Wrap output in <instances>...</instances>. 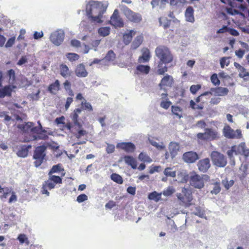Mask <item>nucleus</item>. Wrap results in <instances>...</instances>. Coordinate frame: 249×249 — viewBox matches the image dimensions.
<instances>
[{
    "label": "nucleus",
    "mask_w": 249,
    "mask_h": 249,
    "mask_svg": "<svg viewBox=\"0 0 249 249\" xmlns=\"http://www.w3.org/2000/svg\"><path fill=\"white\" fill-rule=\"evenodd\" d=\"M107 6L101 2L91 1L86 6V11L88 18L93 22L102 23L103 15L106 11Z\"/></svg>",
    "instance_id": "nucleus-1"
},
{
    "label": "nucleus",
    "mask_w": 249,
    "mask_h": 249,
    "mask_svg": "<svg viewBox=\"0 0 249 249\" xmlns=\"http://www.w3.org/2000/svg\"><path fill=\"white\" fill-rule=\"evenodd\" d=\"M190 185L196 189H201L204 186V182L209 179L207 175H199L195 172H191L188 175Z\"/></svg>",
    "instance_id": "nucleus-2"
},
{
    "label": "nucleus",
    "mask_w": 249,
    "mask_h": 249,
    "mask_svg": "<svg viewBox=\"0 0 249 249\" xmlns=\"http://www.w3.org/2000/svg\"><path fill=\"white\" fill-rule=\"evenodd\" d=\"M155 53L160 59L159 61L163 62L165 65L170 63L173 61V55L166 46L163 45L158 46L156 48Z\"/></svg>",
    "instance_id": "nucleus-3"
},
{
    "label": "nucleus",
    "mask_w": 249,
    "mask_h": 249,
    "mask_svg": "<svg viewBox=\"0 0 249 249\" xmlns=\"http://www.w3.org/2000/svg\"><path fill=\"white\" fill-rule=\"evenodd\" d=\"M211 159L213 163L218 167H224L227 163V160L226 157L217 151H213L211 154Z\"/></svg>",
    "instance_id": "nucleus-4"
},
{
    "label": "nucleus",
    "mask_w": 249,
    "mask_h": 249,
    "mask_svg": "<svg viewBox=\"0 0 249 249\" xmlns=\"http://www.w3.org/2000/svg\"><path fill=\"white\" fill-rule=\"evenodd\" d=\"M46 147L41 145L37 147L34 153L33 158L36 160L34 165L36 167H39L42 163L46 156Z\"/></svg>",
    "instance_id": "nucleus-5"
},
{
    "label": "nucleus",
    "mask_w": 249,
    "mask_h": 249,
    "mask_svg": "<svg viewBox=\"0 0 249 249\" xmlns=\"http://www.w3.org/2000/svg\"><path fill=\"white\" fill-rule=\"evenodd\" d=\"M124 14L130 22L140 23L142 20V17L140 14L133 12L127 7L124 9Z\"/></svg>",
    "instance_id": "nucleus-6"
},
{
    "label": "nucleus",
    "mask_w": 249,
    "mask_h": 249,
    "mask_svg": "<svg viewBox=\"0 0 249 249\" xmlns=\"http://www.w3.org/2000/svg\"><path fill=\"white\" fill-rule=\"evenodd\" d=\"M26 125H18V128L20 129H24ZM31 128V130L33 132L36 133V135L34 136L36 139H46L48 138V133L45 130H43L42 126L38 125L37 127L35 128H31V126L32 125H27Z\"/></svg>",
    "instance_id": "nucleus-7"
},
{
    "label": "nucleus",
    "mask_w": 249,
    "mask_h": 249,
    "mask_svg": "<svg viewBox=\"0 0 249 249\" xmlns=\"http://www.w3.org/2000/svg\"><path fill=\"white\" fill-rule=\"evenodd\" d=\"M109 23L115 27H123L124 25V20L119 15L118 9H115L110 17Z\"/></svg>",
    "instance_id": "nucleus-8"
},
{
    "label": "nucleus",
    "mask_w": 249,
    "mask_h": 249,
    "mask_svg": "<svg viewBox=\"0 0 249 249\" xmlns=\"http://www.w3.org/2000/svg\"><path fill=\"white\" fill-rule=\"evenodd\" d=\"M223 133L225 137L229 139H239L242 136L241 130L237 129L234 131L230 127V125L225 126L223 128Z\"/></svg>",
    "instance_id": "nucleus-9"
},
{
    "label": "nucleus",
    "mask_w": 249,
    "mask_h": 249,
    "mask_svg": "<svg viewBox=\"0 0 249 249\" xmlns=\"http://www.w3.org/2000/svg\"><path fill=\"white\" fill-rule=\"evenodd\" d=\"M64 33L61 31H56L52 33L50 39L51 41L56 46L60 45L64 38Z\"/></svg>",
    "instance_id": "nucleus-10"
},
{
    "label": "nucleus",
    "mask_w": 249,
    "mask_h": 249,
    "mask_svg": "<svg viewBox=\"0 0 249 249\" xmlns=\"http://www.w3.org/2000/svg\"><path fill=\"white\" fill-rule=\"evenodd\" d=\"M217 132L212 129H206L203 133H198L197 137L200 139L213 140L217 137Z\"/></svg>",
    "instance_id": "nucleus-11"
},
{
    "label": "nucleus",
    "mask_w": 249,
    "mask_h": 249,
    "mask_svg": "<svg viewBox=\"0 0 249 249\" xmlns=\"http://www.w3.org/2000/svg\"><path fill=\"white\" fill-rule=\"evenodd\" d=\"M182 158L186 163H194L199 159L198 154L195 152L189 151L183 154Z\"/></svg>",
    "instance_id": "nucleus-12"
},
{
    "label": "nucleus",
    "mask_w": 249,
    "mask_h": 249,
    "mask_svg": "<svg viewBox=\"0 0 249 249\" xmlns=\"http://www.w3.org/2000/svg\"><path fill=\"white\" fill-rule=\"evenodd\" d=\"M116 147L121 148L127 153H132L136 149L134 144L131 142L118 143L116 145Z\"/></svg>",
    "instance_id": "nucleus-13"
},
{
    "label": "nucleus",
    "mask_w": 249,
    "mask_h": 249,
    "mask_svg": "<svg viewBox=\"0 0 249 249\" xmlns=\"http://www.w3.org/2000/svg\"><path fill=\"white\" fill-rule=\"evenodd\" d=\"M0 87V98H4L5 96L11 97L13 89L16 87L13 85H9L3 87Z\"/></svg>",
    "instance_id": "nucleus-14"
},
{
    "label": "nucleus",
    "mask_w": 249,
    "mask_h": 249,
    "mask_svg": "<svg viewBox=\"0 0 249 249\" xmlns=\"http://www.w3.org/2000/svg\"><path fill=\"white\" fill-rule=\"evenodd\" d=\"M174 80L173 77L168 74H166L161 79L160 82L159 84V86L162 89L163 87H169L172 86L174 84Z\"/></svg>",
    "instance_id": "nucleus-15"
},
{
    "label": "nucleus",
    "mask_w": 249,
    "mask_h": 249,
    "mask_svg": "<svg viewBox=\"0 0 249 249\" xmlns=\"http://www.w3.org/2000/svg\"><path fill=\"white\" fill-rule=\"evenodd\" d=\"M198 170L203 173H206L211 166L210 160L205 158L200 160L197 163Z\"/></svg>",
    "instance_id": "nucleus-16"
},
{
    "label": "nucleus",
    "mask_w": 249,
    "mask_h": 249,
    "mask_svg": "<svg viewBox=\"0 0 249 249\" xmlns=\"http://www.w3.org/2000/svg\"><path fill=\"white\" fill-rule=\"evenodd\" d=\"M75 73L78 77H86L88 75L85 65L82 63L77 65L75 69Z\"/></svg>",
    "instance_id": "nucleus-17"
},
{
    "label": "nucleus",
    "mask_w": 249,
    "mask_h": 249,
    "mask_svg": "<svg viewBox=\"0 0 249 249\" xmlns=\"http://www.w3.org/2000/svg\"><path fill=\"white\" fill-rule=\"evenodd\" d=\"M32 147L30 144L21 145L17 153L18 156L21 158L26 157L28 155L29 150L31 149Z\"/></svg>",
    "instance_id": "nucleus-18"
},
{
    "label": "nucleus",
    "mask_w": 249,
    "mask_h": 249,
    "mask_svg": "<svg viewBox=\"0 0 249 249\" xmlns=\"http://www.w3.org/2000/svg\"><path fill=\"white\" fill-rule=\"evenodd\" d=\"M236 151V155L241 154L247 157L249 155V149L246 148L245 142H241L238 146H234Z\"/></svg>",
    "instance_id": "nucleus-19"
},
{
    "label": "nucleus",
    "mask_w": 249,
    "mask_h": 249,
    "mask_svg": "<svg viewBox=\"0 0 249 249\" xmlns=\"http://www.w3.org/2000/svg\"><path fill=\"white\" fill-rule=\"evenodd\" d=\"M150 67L148 65H143L139 64L135 70L134 73L136 75L148 74L150 71Z\"/></svg>",
    "instance_id": "nucleus-20"
},
{
    "label": "nucleus",
    "mask_w": 249,
    "mask_h": 249,
    "mask_svg": "<svg viewBox=\"0 0 249 249\" xmlns=\"http://www.w3.org/2000/svg\"><path fill=\"white\" fill-rule=\"evenodd\" d=\"M169 150L172 159L174 158L179 150V144L176 142H171L169 145Z\"/></svg>",
    "instance_id": "nucleus-21"
},
{
    "label": "nucleus",
    "mask_w": 249,
    "mask_h": 249,
    "mask_svg": "<svg viewBox=\"0 0 249 249\" xmlns=\"http://www.w3.org/2000/svg\"><path fill=\"white\" fill-rule=\"evenodd\" d=\"M150 57L149 50L147 48L143 49L142 51V55L138 58V62L140 63L148 62Z\"/></svg>",
    "instance_id": "nucleus-22"
},
{
    "label": "nucleus",
    "mask_w": 249,
    "mask_h": 249,
    "mask_svg": "<svg viewBox=\"0 0 249 249\" xmlns=\"http://www.w3.org/2000/svg\"><path fill=\"white\" fill-rule=\"evenodd\" d=\"M211 91L214 92L216 96H225L228 94L229 89L226 88L218 87L211 89Z\"/></svg>",
    "instance_id": "nucleus-23"
},
{
    "label": "nucleus",
    "mask_w": 249,
    "mask_h": 249,
    "mask_svg": "<svg viewBox=\"0 0 249 249\" xmlns=\"http://www.w3.org/2000/svg\"><path fill=\"white\" fill-rule=\"evenodd\" d=\"M194 10L192 6H189L187 8L185 12V16L186 20L192 23L195 21V18L194 16Z\"/></svg>",
    "instance_id": "nucleus-24"
},
{
    "label": "nucleus",
    "mask_w": 249,
    "mask_h": 249,
    "mask_svg": "<svg viewBox=\"0 0 249 249\" xmlns=\"http://www.w3.org/2000/svg\"><path fill=\"white\" fill-rule=\"evenodd\" d=\"M60 82L58 79L55 80L54 82L51 84L48 88V90L53 94H55L56 93L60 90Z\"/></svg>",
    "instance_id": "nucleus-25"
},
{
    "label": "nucleus",
    "mask_w": 249,
    "mask_h": 249,
    "mask_svg": "<svg viewBox=\"0 0 249 249\" xmlns=\"http://www.w3.org/2000/svg\"><path fill=\"white\" fill-rule=\"evenodd\" d=\"M59 71L60 75L64 78H66L71 75V71L68 67L65 64L60 65Z\"/></svg>",
    "instance_id": "nucleus-26"
},
{
    "label": "nucleus",
    "mask_w": 249,
    "mask_h": 249,
    "mask_svg": "<svg viewBox=\"0 0 249 249\" xmlns=\"http://www.w3.org/2000/svg\"><path fill=\"white\" fill-rule=\"evenodd\" d=\"M124 160L127 164L130 166L133 169L137 168V162L136 160L130 156H125L124 157Z\"/></svg>",
    "instance_id": "nucleus-27"
},
{
    "label": "nucleus",
    "mask_w": 249,
    "mask_h": 249,
    "mask_svg": "<svg viewBox=\"0 0 249 249\" xmlns=\"http://www.w3.org/2000/svg\"><path fill=\"white\" fill-rule=\"evenodd\" d=\"M163 62L159 61L157 67V73L158 75H164V73L168 71V67L166 65H164Z\"/></svg>",
    "instance_id": "nucleus-28"
},
{
    "label": "nucleus",
    "mask_w": 249,
    "mask_h": 249,
    "mask_svg": "<svg viewBox=\"0 0 249 249\" xmlns=\"http://www.w3.org/2000/svg\"><path fill=\"white\" fill-rule=\"evenodd\" d=\"M136 32L131 30L128 33L124 34L123 36V41L125 45H128L130 43L132 39L133 36L135 34Z\"/></svg>",
    "instance_id": "nucleus-29"
},
{
    "label": "nucleus",
    "mask_w": 249,
    "mask_h": 249,
    "mask_svg": "<svg viewBox=\"0 0 249 249\" xmlns=\"http://www.w3.org/2000/svg\"><path fill=\"white\" fill-rule=\"evenodd\" d=\"M6 75L8 77L9 83L12 85L14 84L16 82V73L15 71L13 69L8 70L6 72Z\"/></svg>",
    "instance_id": "nucleus-30"
},
{
    "label": "nucleus",
    "mask_w": 249,
    "mask_h": 249,
    "mask_svg": "<svg viewBox=\"0 0 249 249\" xmlns=\"http://www.w3.org/2000/svg\"><path fill=\"white\" fill-rule=\"evenodd\" d=\"M143 41V36L142 35L137 36L131 44V48L136 49L139 47Z\"/></svg>",
    "instance_id": "nucleus-31"
},
{
    "label": "nucleus",
    "mask_w": 249,
    "mask_h": 249,
    "mask_svg": "<svg viewBox=\"0 0 249 249\" xmlns=\"http://www.w3.org/2000/svg\"><path fill=\"white\" fill-rule=\"evenodd\" d=\"M166 223L168 226V229L170 232L175 233L178 231V228L173 220L169 219V221H167Z\"/></svg>",
    "instance_id": "nucleus-32"
},
{
    "label": "nucleus",
    "mask_w": 249,
    "mask_h": 249,
    "mask_svg": "<svg viewBox=\"0 0 249 249\" xmlns=\"http://www.w3.org/2000/svg\"><path fill=\"white\" fill-rule=\"evenodd\" d=\"M171 111L172 113L178 118H180L182 116V109L178 106H172Z\"/></svg>",
    "instance_id": "nucleus-33"
},
{
    "label": "nucleus",
    "mask_w": 249,
    "mask_h": 249,
    "mask_svg": "<svg viewBox=\"0 0 249 249\" xmlns=\"http://www.w3.org/2000/svg\"><path fill=\"white\" fill-rule=\"evenodd\" d=\"M81 112V109L80 108L75 109L73 112L71 114V117L72 120L73 122V124H80L78 122V114Z\"/></svg>",
    "instance_id": "nucleus-34"
},
{
    "label": "nucleus",
    "mask_w": 249,
    "mask_h": 249,
    "mask_svg": "<svg viewBox=\"0 0 249 249\" xmlns=\"http://www.w3.org/2000/svg\"><path fill=\"white\" fill-rule=\"evenodd\" d=\"M235 147L234 146L231 147V149L228 150L227 154L231 160V164L232 165H235V161L233 158V155H236V151H235Z\"/></svg>",
    "instance_id": "nucleus-35"
},
{
    "label": "nucleus",
    "mask_w": 249,
    "mask_h": 249,
    "mask_svg": "<svg viewBox=\"0 0 249 249\" xmlns=\"http://www.w3.org/2000/svg\"><path fill=\"white\" fill-rule=\"evenodd\" d=\"M138 159L140 160L143 162L150 163L152 161L151 158L148 156L145 153L141 152L138 157Z\"/></svg>",
    "instance_id": "nucleus-36"
},
{
    "label": "nucleus",
    "mask_w": 249,
    "mask_h": 249,
    "mask_svg": "<svg viewBox=\"0 0 249 249\" xmlns=\"http://www.w3.org/2000/svg\"><path fill=\"white\" fill-rule=\"evenodd\" d=\"M160 24L162 26L164 29L169 27L171 24V20H168L167 18H159Z\"/></svg>",
    "instance_id": "nucleus-37"
},
{
    "label": "nucleus",
    "mask_w": 249,
    "mask_h": 249,
    "mask_svg": "<svg viewBox=\"0 0 249 249\" xmlns=\"http://www.w3.org/2000/svg\"><path fill=\"white\" fill-rule=\"evenodd\" d=\"M161 193H158L156 191L151 193L148 196V198L150 200L158 202L161 198Z\"/></svg>",
    "instance_id": "nucleus-38"
},
{
    "label": "nucleus",
    "mask_w": 249,
    "mask_h": 249,
    "mask_svg": "<svg viewBox=\"0 0 249 249\" xmlns=\"http://www.w3.org/2000/svg\"><path fill=\"white\" fill-rule=\"evenodd\" d=\"M110 178L113 181L119 184H122L123 183V179L122 177L117 174H112L111 175Z\"/></svg>",
    "instance_id": "nucleus-39"
},
{
    "label": "nucleus",
    "mask_w": 249,
    "mask_h": 249,
    "mask_svg": "<svg viewBox=\"0 0 249 249\" xmlns=\"http://www.w3.org/2000/svg\"><path fill=\"white\" fill-rule=\"evenodd\" d=\"M193 213L201 218L205 217L204 212L202 210L200 206L195 207V210L193 212Z\"/></svg>",
    "instance_id": "nucleus-40"
},
{
    "label": "nucleus",
    "mask_w": 249,
    "mask_h": 249,
    "mask_svg": "<svg viewBox=\"0 0 249 249\" xmlns=\"http://www.w3.org/2000/svg\"><path fill=\"white\" fill-rule=\"evenodd\" d=\"M98 33L102 36H106L110 33V28L108 27H101L98 29Z\"/></svg>",
    "instance_id": "nucleus-41"
},
{
    "label": "nucleus",
    "mask_w": 249,
    "mask_h": 249,
    "mask_svg": "<svg viewBox=\"0 0 249 249\" xmlns=\"http://www.w3.org/2000/svg\"><path fill=\"white\" fill-rule=\"evenodd\" d=\"M61 171H64V169L61 168V165L60 164H57L53 166L51 169L49 171L48 175L58 173Z\"/></svg>",
    "instance_id": "nucleus-42"
},
{
    "label": "nucleus",
    "mask_w": 249,
    "mask_h": 249,
    "mask_svg": "<svg viewBox=\"0 0 249 249\" xmlns=\"http://www.w3.org/2000/svg\"><path fill=\"white\" fill-rule=\"evenodd\" d=\"M67 58L71 62L75 61L79 59V55L75 53H69L66 54Z\"/></svg>",
    "instance_id": "nucleus-43"
},
{
    "label": "nucleus",
    "mask_w": 249,
    "mask_h": 249,
    "mask_svg": "<svg viewBox=\"0 0 249 249\" xmlns=\"http://www.w3.org/2000/svg\"><path fill=\"white\" fill-rule=\"evenodd\" d=\"M49 179L55 184L61 183L62 180L61 177L53 175V174L48 175Z\"/></svg>",
    "instance_id": "nucleus-44"
},
{
    "label": "nucleus",
    "mask_w": 249,
    "mask_h": 249,
    "mask_svg": "<svg viewBox=\"0 0 249 249\" xmlns=\"http://www.w3.org/2000/svg\"><path fill=\"white\" fill-rule=\"evenodd\" d=\"M230 57H223L220 60V64L221 68H224L225 66H228L230 63L229 59Z\"/></svg>",
    "instance_id": "nucleus-45"
},
{
    "label": "nucleus",
    "mask_w": 249,
    "mask_h": 249,
    "mask_svg": "<svg viewBox=\"0 0 249 249\" xmlns=\"http://www.w3.org/2000/svg\"><path fill=\"white\" fill-rule=\"evenodd\" d=\"M148 141L151 145L156 147V148L158 150H162L165 147L162 142H161L160 144H159L154 140L151 139L150 138L148 139Z\"/></svg>",
    "instance_id": "nucleus-46"
},
{
    "label": "nucleus",
    "mask_w": 249,
    "mask_h": 249,
    "mask_svg": "<svg viewBox=\"0 0 249 249\" xmlns=\"http://www.w3.org/2000/svg\"><path fill=\"white\" fill-rule=\"evenodd\" d=\"M115 57L116 55L113 51L109 50L105 57V59L108 61H112L115 59Z\"/></svg>",
    "instance_id": "nucleus-47"
},
{
    "label": "nucleus",
    "mask_w": 249,
    "mask_h": 249,
    "mask_svg": "<svg viewBox=\"0 0 249 249\" xmlns=\"http://www.w3.org/2000/svg\"><path fill=\"white\" fill-rule=\"evenodd\" d=\"M222 183L225 188L228 190L233 185L234 181L233 180H228L226 178L222 180Z\"/></svg>",
    "instance_id": "nucleus-48"
},
{
    "label": "nucleus",
    "mask_w": 249,
    "mask_h": 249,
    "mask_svg": "<svg viewBox=\"0 0 249 249\" xmlns=\"http://www.w3.org/2000/svg\"><path fill=\"white\" fill-rule=\"evenodd\" d=\"M164 174L166 177H176V171H173L170 168H166L164 171Z\"/></svg>",
    "instance_id": "nucleus-49"
},
{
    "label": "nucleus",
    "mask_w": 249,
    "mask_h": 249,
    "mask_svg": "<svg viewBox=\"0 0 249 249\" xmlns=\"http://www.w3.org/2000/svg\"><path fill=\"white\" fill-rule=\"evenodd\" d=\"M190 107L194 109H202L203 108V102L202 104L196 105L193 100H191L190 102Z\"/></svg>",
    "instance_id": "nucleus-50"
},
{
    "label": "nucleus",
    "mask_w": 249,
    "mask_h": 249,
    "mask_svg": "<svg viewBox=\"0 0 249 249\" xmlns=\"http://www.w3.org/2000/svg\"><path fill=\"white\" fill-rule=\"evenodd\" d=\"M211 81L212 83L215 86L219 85L220 83V80L218 79L216 73H213L211 75Z\"/></svg>",
    "instance_id": "nucleus-51"
},
{
    "label": "nucleus",
    "mask_w": 249,
    "mask_h": 249,
    "mask_svg": "<svg viewBox=\"0 0 249 249\" xmlns=\"http://www.w3.org/2000/svg\"><path fill=\"white\" fill-rule=\"evenodd\" d=\"M81 106L83 109L88 110L89 111L92 110V107L91 104L87 102L86 100L81 103Z\"/></svg>",
    "instance_id": "nucleus-52"
},
{
    "label": "nucleus",
    "mask_w": 249,
    "mask_h": 249,
    "mask_svg": "<svg viewBox=\"0 0 249 249\" xmlns=\"http://www.w3.org/2000/svg\"><path fill=\"white\" fill-rule=\"evenodd\" d=\"M200 85H193L190 87V90L193 94H196V93L201 89Z\"/></svg>",
    "instance_id": "nucleus-53"
},
{
    "label": "nucleus",
    "mask_w": 249,
    "mask_h": 249,
    "mask_svg": "<svg viewBox=\"0 0 249 249\" xmlns=\"http://www.w3.org/2000/svg\"><path fill=\"white\" fill-rule=\"evenodd\" d=\"M221 188L219 183H216L213 185V189L211 190V193L212 194L216 195L220 192Z\"/></svg>",
    "instance_id": "nucleus-54"
},
{
    "label": "nucleus",
    "mask_w": 249,
    "mask_h": 249,
    "mask_svg": "<svg viewBox=\"0 0 249 249\" xmlns=\"http://www.w3.org/2000/svg\"><path fill=\"white\" fill-rule=\"evenodd\" d=\"M175 192V190L171 187H168L166 190H164L162 194L166 196H170Z\"/></svg>",
    "instance_id": "nucleus-55"
},
{
    "label": "nucleus",
    "mask_w": 249,
    "mask_h": 249,
    "mask_svg": "<svg viewBox=\"0 0 249 249\" xmlns=\"http://www.w3.org/2000/svg\"><path fill=\"white\" fill-rule=\"evenodd\" d=\"M172 103L169 100L162 101L160 103V107L165 109H167L171 105Z\"/></svg>",
    "instance_id": "nucleus-56"
},
{
    "label": "nucleus",
    "mask_w": 249,
    "mask_h": 249,
    "mask_svg": "<svg viewBox=\"0 0 249 249\" xmlns=\"http://www.w3.org/2000/svg\"><path fill=\"white\" fill-rule=\"evenodd\" d=\"M44 185H45L49 190H51L55 187L56 184L48 179L45 182V184Z\"/></svg>",
    "instance_id": "nucleus-57"
},
{
    "label": "nucleus",
    "mask_w": 249,
    "mask_h": 249,
    "mask_svg": "<svg viewBox=\"0 0 249 249\" xmlns=\"http://www.w3.org/2000/svg\"><path fill=\"white\" fill-rule=\"evenodd\" d=\"M240 71L239 76L243 78L249 76V72L246 71V69L243 66L239 70Z\"/></svg>",
    "instance_id": "nucleus-58"
},
{
    "label": "nucleus",
    "mask_w": 249,
    "mask_h": 249,
    "mask_svg": "<svg viewBox=\"0 0 249 249\" xmlns=\"http://www.w3.org/2000/svg\"><path fill=\"white\" fill-rule=\"evenodd\" d=\"M87 200H88V196L84 194L79 195L76 198L77 201L79 203H82Z\"/></svg>",
    "instance_id": "nucleus-59"
},
{
    "label": "nucleus",
    "mask_w": 249,
    "mask_h": 249,
    "mask_svg": "<svg viewBox=\"0 0 249 249\" xmlns=\"http://www.w3.org/2000/svg\"><path fill=\"white\" fill-rule=\"evenodd\" d=\"M15 41V37L13 36L9 38L5 44L6 48H9L13 46Z\"/></svg>",
    "instance_id": "nucleus-60"
},
{
    "label": "nucleus",
    "mask_w": 249,
    "mask_h": 249,
    "mask_svg": "<svg viewBox=\"0 0 249 249\" xmlns=\"http://www.w3.org/2000/svg\"><path fill=\"white\" fill-rule=\"evenodd\" d=\"M192 196L190 194L188 193L187 195L186 194V197H185L186 203H184V204L187 207L190 206L191 205V202L192 200Z\"/></svg>",
    "instance_id": "nucleus-61"
},
{
    "label": "nucleus",
    "mask_w": 249,
    "mask_h": 249,
    "mask_svg": "<svg viewBox=\"0 0 249 249\" xmlns=\"http://www.w3.org/2000/svg\"><path fill=\"white\" fill-rule=\"evenodd\" d=\"M226 12L228 14L231 15H235L239 13V11L232 8L230 7L226 9Z\"/></svg>",
    "instance_id": "nucleus-62"
},
{
    "label": "nucleus",
    "mask_w": 249,
    "mask_h": 249,
    "mask_svg": "<svg viewBox=\"0 0 249 249\" xmlns=\"http://www.w3.org/2000/svg\"><path fill=\"white\" fill-rule=\"evenodd\" d=\"M235 55L239 58H242L245 53V51L244 50H242V49H239L238 50H236L235 52Z\"/></svg>",
    "instance_id": "nucleus-63"
},
{
    "label": "nucleus",
    "mask_w": 249,
    "mask_h": 249,
    "mask_svg": "<svg viewBox=\"0 0 249 249\" xmlns=\"http://www.w3.org/2000/svg\"><path fill=\"white\" fill-rule=\"evenodd\" d=\"M18 239L20 242V243L21 244H23L26 241L28 243V239L24 234H19L18 236Z\"/></svg>",
    "instance_id": "nucleus-64"
}]
</instances>
